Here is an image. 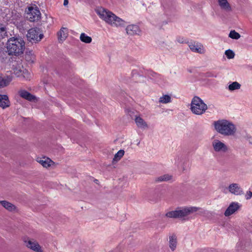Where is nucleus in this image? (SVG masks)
<instances>
[{"label":"nucleus","instance_id":"obj_9","mask_svg":"<svg viewBox=\"0 0 252 252\" xmlns=\"http://www.w3.org/2000/svg\"><path fill=\"white\" fill-rule=\"evenodd\" d=\"M228 189L231 193L235 195H241L244 193L242 189L236 183L230 184Z\"/></svg>","mask_w":252,"mask_h":252},{"label":"nucleus","instance_id":"obj_20","mask_svg":"<svg viewBox=\"0 0 252 252\" xmlns=\"http://www.w3.org/2000/svg\"><path fill=\"white\" fill-rule=\"evenodd\" d=\"M218 2L222 9L227 11H230L231 10V6L227 0H218Z\"/></svg>","mask_w":252,"mask_h":252},{"label":"nucleus","instance_id":"obj_6","mask_svg":"<svg viewBox=\"0 0 252 252\" xmlns=\"http://www.w3.org/2000/svg\"><path fill=\"white\" fill-rule=\"evenodd\" d=\"M200 209V208L195 206L185 207L178 208L179 219L184 220H189V216L190 215L197 212Z\"/></svg>","mask_w":252,"mask_h":252},{"label":"nucleus","instance_id":"obj_27","mask_svg":"<svg viewBox=\"0 0 252 252\" xmlns=\"http://www.w3.org/2000/svg\"><path fill=\"white\" fill-rule=\"evenodd\" d=\"M125 151L123 150H120L114 156L113 160L118 161L124 155Z\"/></svg>","mask_w":252,"mask_h":252},{"label":"nucleus","instance_id":"obj_33","mask_svg":"<svg viewBox=\"0 0 252 252\" xmlns=\"http://www.w3.org/2000/svg\"><path fill=\"white\" fill-rule=\"evenodd\" d=\"M7 52L6 51H1L0 52V59L1 60L2 62H5L6 60H7Z\"/></svg>","mask_w":252,"mask_h":252},{"label":"nucleus","instance_id":"obj_32","mask_svg":"<svg viewBox=\"0 0 252 252\" xmlns=\"http://www.w3.org/2000/svg\"><path fill=\"white\" fill-rule=\"evenodd\" d=\"M58 34L59 40L60 41H63V40H64L66 37L63 31L62 30H61L60 31L58 32Z\"/></svg>","mask_w":252,"mask_h":252},{"label":"nucleus","instance_id":"obj_1","mask_svg":"<svg viewBox=\"0 0 252 252\" xmlns=\"http://www.w3.org/2000/svg\"><path fill=\"white\" fill-rule=\"evenodd\" d=\"M96 13L101 19L112 27L117 28L125 27L127 23L112 12L105 9L102 8H98L96 10Z\"/></svg>","mask_w":252,"mask_h":252},{"label":"nucleus","instance_id":"obj_15","mask_svg":"<svg viewBox=\"0 0 252 252\" xmlns=\"http://www.w3.org/2000/svg\"><path fill=\"white\" fill-rule=\"evenodd\" d=\"M12 79V76L10 75H7L3 77H0V88H3L8 86Z\"/></svg>","mask_w":252,"mask_h":252},{"label":"nucleus","instance_id":"obj_10","mask_svg":"<svg viewBox=\"0 0 252 252\" xmlns=\"http://www.w3.org/2000/svg\"><path fill=\"white\" fill-rule=\"evenodd\" d=\"M126 33L130 35H139L141 33L139 27L135 24L128 25L126 28Z\"/></svg>","mask_w":252,"mask_h":252},{"label":"nucleus","instance_id":"obj_13","mask_svg":"<svg viewBox=\"0 0 252 252\" xmlns=\"http://www.w3.org/2000/svg\"><path fill=\"white\" fill-rule=\"evenodd\" d=\"M10 106V101L8 97L6 94H0V106L4 109Z\"/></svg>","mask_w":252,"mask_h":252},{"label":"nucleus","instance_id":"obj_18","mask_svg":"<svg viewBox=\"0 0 252 252\" xmlns=\"http://www.w3.org/2000/svg\"><path fill=\"white\" fill-rule=\"evenodd\" d=\"M37 162L40 163L44 167L47 168L51 165L53 161L49 158L43 157L37 160Z\"/></svg>","mask_w":252,"mask_h":252},{"label":"nucleus","instance_id":"obj_36","mask_svg":"<svg viewBox=\"0 0 252 252\" xmlns=\"http://www.w3.org/2000/svg\"><path fill=\"white\" fill-rule=\"evenodd\" d=\"M244 138L246 140H247L249 144L252 145V136H251L250 135L247 134L245 136Z\"/></svg>","mask_w":252,"mask_h":252},{"label":"nucleus","instance_id":"obj_12","mask_svg":"<svg viewBox=\"0 0 252 252\" xmlns=\"http://www.w3.org/2000/svg\"><path fill=\"white\" fill-rule=\"evenodd\" d=\"M190 49L194 52L203 54L204 52V48L200 43L190 42L189 44Z\"/></svg>","mask_w":252,"mask_h":252},{"label":"nucleus","instance_id":"obj_5","mask_svg":"<svg viewBox=\"0 0 252 252\" xmlns=\"http://www.w3.org/2000/svg\"><path fill=\"white\" fill-rule=\"evenodd\" d=\"M43 34L41 30L37 27L30 29L27 33V37L29 41L32 43H37L43 38Z\"/></svg>","mask_w":252,"mask_h":252},{"label":"nucleus","instance_id":"obj_23","mask_svg":"<svg viewBox=\"0 0 252 252\" xmlns=\"http://www.w3.org/2000/svg\"><path fill=\"white\" fill-rule=\"evenodd\" d=\"M80 39L82 42L86 43H90L92 41V37L87 35L85 33H82L80 34Z\"/></svg>","mask_w":252,"mask_h":252},{"label":"nucleus","instance_id":"obj_17","mask_svg":"<svg viewBox=\"0 0 252 252\" xmlns=\"http://www.w3.org/2000/svg\"><path fill=\"white\" fill-rule=\"evenodd\" d=\"M136 126L142 128H145L148 127V125L146 122L140 116H136L134 119Z\"/></svg>","mask_w":252,"mask_h":252},{"label":"nucleus","instance_id":"obj_14","mask_svg":"<svg viewBox=\"0 0 252 252\" xmlns=\"http://www.w3.org/2000/svg\"><path fill=\"white\" fill-rule=\"evenodd\" d=\"M25 243H26V246L28 248H30L31 249L37 252H41V248L37 243L35 242H32L31 240H29L27 242L25 241Z\"/></svg>","mask_w":252,"mask_h":252},{"label":"nucleus","instance_id":"obj_30","mask_svg":"<svg viewBox=\"0 0 252 252\" xmlns=\"http://www.w3.org/2000/svg\"><path fill=\"white\" fill-rule=\"evenodd\" d=\"M171 177V176L166 174L158 177L156 181L158 182L167 181L170 180Z\"/></svg>","mask_w":252,"mask_h":252},{"label":"nucleus","instance_id":"obj_19","mask_svg":"<svg viewBox=\"0 0 252 252\" xmlns=\"http://www.w3.org/2000/svg\"><path fill=\"white\" fill-rule=\"evenodd\" d=\"M8 34L6 26L0 23V39L8 37Z\"/></svg>","mask_w":252,"mask_h":252},{"label":"nucleus","instance_id":"obj_37","mask_svg":"<svg viewBox=\"0 0 252 252\" xmlns=\"http://www.w3.org/2000/svg\"><path fill=\"white\" fill-rule=\"evenodd\" d=\"M252 192L251 190L247 191L245 195L246 199L248 200L252 198Z\"/></svg>","mask_w":252,"mask_h":252},{"label":"nucleus","instance_id":"obj_25","mask_svg":"<svg viewBox=\"0 0 252 252\" xmlns=\"http://www.w3.org/2000/svg\"><path fill=\"white\" fill-rule=\"evenodd\" d=\"M241 85L237 82H234L228 86V89L230 91L238 90L240 88Z\"/></svg>","mask_w":252,"mask_h":252},{"label":"nucleus","instance_id":"obj_26","mask_svg":"<svg viewBox=\"0 0 252 252\" xmlns=\"http://www.w3.org/2000/svg\"><path fill=\"white\" fill-rule=\"evenodd\" d=\"M171 101V97L168 95H163L159 98V102L162 103H167Z\"/></svg>","mask_w":252,"mask_h":252},{"label":"nucleus","instance_id":"obj_21","mask_svg":"<svg viewBox=\"0 0 252 252\" xmlns=\"http://www.w3.org/2000/svg\"><path fill=\"white\" fill-rule=\"evenodd\" d=\"M169 247L172 251H174L177 246V238L175 234L169 237Z\"/></svg>","mask_w":252,"mask_h":252},{"label":"nucleus","instance_id":"obj_2","mask_svg":"<svg viewBox=\"0 0 252 252\" xmlns=\"http://www.w3.org/2000/svg\"><path fill=\"white\" fill-rule=\"evenodd\" d=\"M6 47L8 55L18 56L24 53L25 43L21 37H12L8 39Z\"/></svg>","mask_w":252,"mask_h":252},{"label":"nucleus","instance_id":"obj_3","mask_svg":"<svg viewBox=\"0 0 252 252\" xmlns=\"http://www.w3.org/2000/svg\"><path fill=\"white\" fill-rule=\"evenodd\" d=\"M214 126L219 133L225 136L233 135L236 130L234 125L225 120L214 122Z\"/></svg>","mask_w":252,"mask_h":252},{"label":"nucleus","instance_id":"obj_4","mask_svg":"<svg viewBox=\"0 0 252 252\" xmlns=\"http://www.w3.org/2000/svg\"><path fill=\"white\" fill-rule=\"evenodd\" d=\"M207 108V105L199 97L196 96L192 99L190 109L193 114L201 115Z\"/></svg>","mask_w":252,"mask_h":252},{"label":"nucleus","instance_id":"obj_35","mask_svg":"<svg viewBox=\"0 0 252 252\" xmlns=\"http://www.w3.org/2000/svg\"><path fill=\"white\" fill-rule=\"evenodd\" d=\"M218 76V73L215 71H209L206 72V76L207 77H215L216 78Z\"/></svg>","mask_w":252,"mask_h":252},{"label":"nucleus","instance_id":"obj_7","mask_svg":"<svg viewBox=\"0 0 252 252\" xmlns=\"http://www.w3.org/2000/svg\"><path fill=\"white\" fill-rule=\"evenodd\" d=\"M26 12V18L30 22H33L38 20L40 18V12L36 6H29Z\"/></svg>","mask_w":252,"mask_h":252},{"label":"nucleus","instance_id":"obj_38","mask_svg":"<svg viewBox=\"0 0 252 252\" xmlns=\"http://www.w3.org/2000/svg\"><path fill=\"white\" fill-rule=\"evenodd\" d=\"M68 4V0H64L63 1V5L66 6Z\"/></svg>","mask_w":252,"mask_h":252},{"label":"nucleus","instance_id":"obj_34","mask_svg":"<svg viewBox=\"0 0 252 252\" xmlns=\"http://www.w3.org/2000/svg\"><path fill=\"white\" fill-rule=\"evenodd\" d=\"M23 72V68H15L14 69V73L18 77L21 78L22 77Z\"/></svg>","mask_w":252,"mask_h":252},{"label":"nucleus","instance_id":"obj_39","mask_svg":"<svg viewBox=\"0 0 252 252\" xmlns=\"http://www.w3.org/2000/svg\"><path fill=\"white\" fill-rule=\"evenodd\" d=\"M97 182H98V180H95V183H97Z\"/></svg>","mask_w":252,"mask_h":252},{"label":"nucleus","instance_id":"obj_29","mask_svg":"<svg viewBox=\"0 0 252 252\" xmlns=\"http://www.w3.org/2000/svg\"><path fill=\"white\" fill-rule=\"evenodd\" d=\"M229 37L232 39H238L240 37V34L235 31H231L229 34Z\"/></svg>","mask_w":252,"mask_h":252},{"label":"nucleus","instance_id":"obj_16","mask_svg":"<svg viewBox=\"0 0 252 252\" xmlns=\"http://www.w3.org/2000/svg\"><path fill=\"white\" fill-rule=\"evenodd\" d=\"M19 95L28 100L32 101L35 99V96L25 90H21L19 92Z\"/></svg>","mask_w":252,"mask_h":252},{"label":"nucleus","instance_id":"obj_24","mask_svg":"<svg viewBox=\"0 0 252 252\" xmlns=\"http://www.w3.org/2000/svg\"><path fill=\"white\" fill-rule=\"evenodd\" d=\"M178 209L174 211H169L166 213L165 216L169 218L179 219Z\"/></svg>","mask_w":252,"mask_h":252},{"label":"nucleus","instance_id":"obj_11","mask_svg":"<svg viewBox=\"0 0 252 252\" xmlns=\"http://www.w3.org/2000/svg\"><path fill=\"white\" fill-rule=\"evenodd\" d=\"M239 208L240 205L239 203L236 202H232L227 207L224 214L225 216L228 217L234 214Z\"/></svg>","mask_w":252,"mask_h":252},{"label":"nucleus","instance_id":"obj_8","mask_svg":"<svg viewBox=\"0 0 252 252\" xmlns=\"http://www.w3.org/2000/svg\"><path fill=\"white\" fill-rule=\"evenodd\" d=\"M212 145L213 149L217 153H226L228 151L227 146L218 139L212 141Z\"/></svg>","mask_w":252,"mask_h":252},{"label":"nucleus","instance_id":"obj_31","mask_svg":"<svg viewBox=\"0 0 252 252\" xmlns=\"http://www.w3.org/2000/svg\"><path fill=\"white\" fill-rule=\"evenodd\" d=\"M225 54L227 58L229 59L234 58L235 56L234 52L230 49H228L226 50L225 52Z\"/></svg>","mask_w":252,"mask_h":252},{"label":"nucleus","instance_id":"obj_22","mask_svg":"<svg viewBox=\"0 0 252 252\" xmlns=\"http://www.w3.org/2000/svg\"><path fill=\"white\" fill-rule=\"evenodd\" d=\"M0 203L4 208L9 211H12L15 209V206L14 205L6 201H0Z\"/></svg>","mask_w":252,"mask_h":252},{"label":"nucleus","instance_id":"obj_28","mask_svg":"<svg viewBox=\"0 0 252 252\" xmlns=\"http://www.w3.org/2000/svg\"><path fill=\"white\" fill-rule=\"evenodd\" d=\"M31 77L30 73L28 71V70L26 69H24L23 68V72L22 74V77H21V78H23V79L28 80H30Z\"/></svg>","mask_w":252,"mask_h":252}]
</instances>
